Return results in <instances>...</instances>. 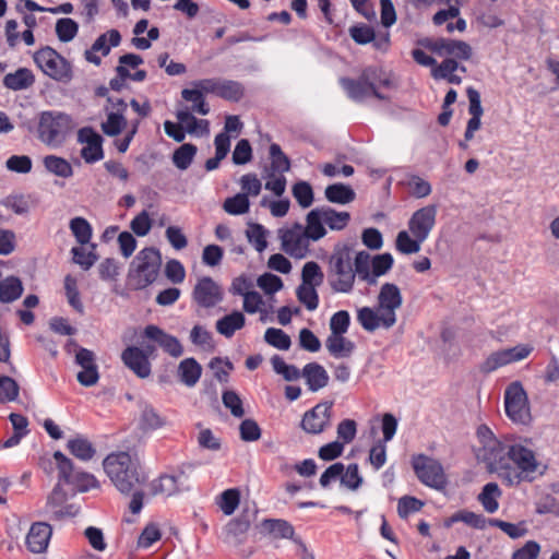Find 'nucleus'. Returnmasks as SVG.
<instances>
[{
  "mask_svg": "<svg viewBox=\"0 0 559 559\" xmlns=\"http://www.w3.org/2000/svg\"><path fill=\"white\" fill-rule=\"evenodd\" d=\"M144 336L163 347L169 355L175 356V337L166 334L156 325H147Z\"/></svg>",
  "mask_w": 559,
  "mask_h": 559,
  "instance_id": "39",
  "label": "nucleus"
},
{
  "mask_svg": "<svg viewBox=\"0 0 559 559\" xmlns=\"http://www.w3.org/2000/svg\"><path fill=\"white\" fill-rule=\"evenodd\" d=\"M488 523L490 526L500 528L512 539L523 537L527 534V527L524 521L514 524L499 519H490Z\"/></svg>",
  "mask_w": 559,
  "mask_h": 559,
  "instance_id": "48",
  "label": "nucleus"
},
{
  "mask_svg": "<svg viewBox=\"0 0 559 559\" xmlns=\"http://www.w3.org/2000/svg\"><path fill=\"white\" fill-rule=\"evenodd\" d=\"M308 385L309 391L317 392L329 383L326 370L318 362H309L302 368L301 374Z\"/></svg>",
  "mask_w": 559,
  "mask_h": 559,
  "instance_id": "26",
  "label": "nucleus"
},
{
  "mask_svg": "<svg viewBox=\"0 0 559 559\" xmlns=\"http://www.w3.org/2000/svg\"><path fill=\"white\" fill-rule=\"evenodd\" d=\"M293 195L302 209L313 203V190L309 182L299 181L293 186Z\"/></svg>",
  "mask_w": 559,
  "mask_h": 559,
  "instance_id": "56",
  "label": "nucleus"
},
{
  "mask_svg": "<svg viewBox=\"0 0 559 559\" xmlns=\"http://www.w3.org/2000/svg\"><path fill=\"white\" fill-rule=\"evenodd\" d=\"M504 408L514 423H525L530 417L527 394L521 382L514 381L504 391Z\"/></svg>",
  "mask_w": 559,
  "mask_h": 559,
  "instance_id": "11",
  "label": "nucleus"
},
{
  "mask_svg": "<svg viewBox=\"0 0 559 559\" xmlns=\"http://www.w3.org/2000/svg\"><path fill=\"white\" fill-rule=\"evenodd\" d=\"M426 49L436 53L439 57L454 58L459 60H469L473 55V49L469 44L463 40L451 38H425L420 40Z\"/></svg>",
  "mask_w": 559,
  "mask_h": 559,
  "instance_id": "10",
  "label": "nucleus"
},
{
  "mask_svg": "<svg viewBox=\"0 0 559 559\" xmlns=\"http://www.w3.org/2000/svg\"><path fill=\"white\" fill-rule=\"evenodd\" d=\"M532 350L531 346L518 345L512 348L495 352L481 364L480 370L484 373H490L502 366L526 358Z\"/></svg>",
  "mask_w": 559,
  "mask_h": 559,
  "instance_id": "16",
  "label": "nucleus"
},
{
  "mask_svg": "<svg viewBox=\"0 0 559 559\" xmlns=\"http://www.w3.org/2000/svg\"><path fill=\"white\" fill-rule=\"evenodd\" d=\"M78 141L85 144L81 150V156L87 164L104 158L103 138L90 127H84L78 132Z\"/></svg>",
  "mask_w": 559,
  "mask_h": 559,
  "instance_id": "18",
  "label": "nucleus"
},
{
  "mask_svg": "<svg viewBox=\"0 0 559 559\" xmlns=\"http://www.w3.org/2000/svg\"><path fill=\"white\" fill-rule=\"evenodd\" d=\"M240 501L238 489H227L223 491L219 500V508L224 514L230 515L235 512Z\"/></svg>",
  "mask_w": 559,
  "mask_h": 559,
  "instance_id": "61",
  "label": "nucleus"
},
{
  "mask_svg": "<svg viewBox=\"0 0 559 559\" xmlns=\"http://www.w3.org/2000/svg\"><path fill=\"white\" fill-rule=\"evenodd\" d=\"M264 306L265 301L263 300L262 296L255 290L251 292L250 294H246V296L243 297V310L250 314L260 312L261 321L265 320L264 316L267 313Z\"/></svg>",
  "mask_w": 559,
  "mask_h": 559,
  "instance_id": "52",
  "label": "nucleus"
},
{
  "mask_svg": "<svg viewBox=\"0 0 559 559\" xmlns=\"http://www.w3.org/2000/svg\"><path fill=\"white\" fill-rule=\"evenodd\" d=\"M120 41V33L117 29H110L97 37L92 47L94 51L102 52L103 56H107L110 52V47H117Z\"/></svg>",
  "mask_w": 559,
  "mask_h": 559,
  "instance_id": "46",
  "label": "nucleus"
},
{
  "mask_svg": "<svg viewBox=\"0 0 559 559\" xmlns=\"http://www.w3.org/2000/svg\"><path fill=\"white\" fill-rule=\"evenodd\" d=\"M377 79L378 68L368 67L361 71L357 79L341 78L340 84L347 96L356 103H362L369 97L388 100L389 97L378 91Z\"/></svg>",
  "mask_w": 559,
  "mask_h": 559,
  "instance_id": "7",
  "label": "nucleus"
},
{
  "mask_svg": "<svg viewBox=\"0 0 559 559\" xmlns=\"http://www.w3.org/2000/svg\"><path fill=\"white\" fill-rule=\"evenodd\" d=\"M341 484L348 489L356 490L362 484V477L359 474L358 464H349L344 467L343 476H341Z\"/></svg>",
  "mask_w": 559,
  "mask_h": 559,
  "instance_id": "62",
  "label": "nucleus"
},
{
  "mask_svg": "<svg viewBox=\"0 0 559 559\" xmlns=\"http://www.w3.org/2000/svg\"><path fill=\"white\" fill-rule=\"evenodd\" d=\"M193 295L197 302L204 308L214 307L223 299L219 286L211 277L200 280Z\"/></svg>",
  "mask_w": 559,
  "mask_h": 559,
  "instance_id": "20",
  "label": "nucleus"
},
{
  "mask_svg": "<svg viewBox=\"0 0 559 559\" xmlns=\"http://www.w3.org/2000/svg\"><path fill=\"white\" fill-rule=\"evenodd\" d=\"M457 70L466 72V68L459 64L454 58H444L441 63H436V66L431 69V76L435 80H444Z\"/></svg>",
  "mask_w": 559,
  "mask_h": 559,
  "instance_id": "50",
  "label": "nucleus"
},
{
  "mask_svg": "<svg viewBox=\"0 0 559 559\" xmlns=\"http://www.w3.org/2000/svg\"><path fill=\"white\" fill-rule=\"evenodd\" d=\"M35 82L33 72L27 68H20L3 78V85L12 91H22L31 87Z\"/></svg>",
  "mask_w": 559,
  "mask_h": 559,
  "instance_id": "28",
  "label": "nucleus"
},
{
  "mask_svg": "<svg viewBox=\"0 0 559 559\" xmlns=\"http://www.w3.org/2000/svg\"><path fill=\"white\" fill-rule=\"evenodd\" d=\"M43 164L47 171L61 178H70L73 176V168L71 164L59 156L47 155L43 159Z\"/></svg>",
  "mask_w": 559,
  "mask_h": 559,
  "instance_id": "38",
  "label": "nucleus"
},
{
  "mask_svg": "<svg viewBox=\"0 0 559 559\" xmlns=\"http://www.w3.org/2000/svg\"><path fill=\"white\" fill-rule=\"evenodd\" d=\"M53 459L56 460L58 468V484H70V481H73V477L78 471L73 462L60 451L53 453Z\"/></svg>",
  "mask_w": 559,
  "mask_h": 559,
  "instance_id": "42",
  "label": "nucleus"
},
{
  "mask_svg": "<svg viewBox=\"0 0 559 559\" xmlns=\"http://www.w3.org/2000/svg\"><path fill=\"white\" fill-rule=\"evenodd\" d=\"M325 347L334 358H347L353 354L355 344L344 334L329 335L325 340Z\"/></svg>",
  "mask_w": 559,
  "mask_h": 559,
  "instance_id": "30",
  "label": "nucleus"
},
{
  "mask_svg": "<svg viewBox=\"0 0 559 559\" xmlns=\"http://www.w3.org/2000/svg\"><path fill=\"white\" fill-rule=\"evenodd\" d=\"M384 314L379 311V308L361 307L357 310V321L361 328L368 332H373L379 328L390 329L392 323H386L383 320Z\"/></svg>",
  "mask_w": 559,
  "mask_h": 559,
  "instance_id": "24",
  "label": "nucleus"
},
{
  "mask_svg": "<svg viewBox=\"0 0 559 559\" xmlns=\"http://www.w3.org/2000/svg\"><path fill=\"white\" fill-rule=\"evenodd\" d=\"M301 280L304 285L319 287L323 284L324 273L317 262L309 261L302 266Z\"/></svg>",
  "mask_w": 559,
  "mask_h": 559,
  "instance_id": "45",
  "label": "nucleus"
},
{
  "mask_svg": "<svg viewBox=\"0 0 559 559\" xmlns=\"http://www.w3.org/2000/svg\"><path fill=\"white\" fill-rule=\"evenodd\" d=\"M68 450L81 461H90L96 454V449L85 437L76 436L68 441Z\"/></svg>",
  "mask_w": 559,
  "mask_h": 559,
  "instance_id": "35",
  "label": "nucleus"
},
{
  "mask_svg": "<svg viewBox=\"0 0 559 559\" xmlns=\"http://www.w3.org/2000/svg\"><path fill=\"white\" fill-rule=\"evenodd\" d=\"M501 495L499 486L496 483H488L483 487L478 496V500L488 513H493L498 510L499 503L497 498Z\"/></svg>",
  "mask_w": 559,
  "mask_h": 559,
  "instance_id": "44",
  "label": "nucleus"
},
{
  "mask_svg": "<svg viewBox=\"0 0 559 559\" xmlns=\"http://www.w3.org/2000/svg\"><path fill=\"white\" fill-rule=\"evenodd\" d=\"M72 129V118L57 110L43 111L38 118L37 136L50 147L61 146Z\"/></svg>",
  "mask_w": 559,
  "mask_h": 559,
  "instance_id": "5",
  "label": "nucleus"
},
{
  "mask_svg": "<svg viewBox=\"0 0 559 559\" xmlns=\"http://www.w3.org/2000/svg\"><path fill=\"white\" fill-rule=\"evenodd\" d=\"M371 261L372 258L370 253L365 250L353 253V266L355 277H358L360 281L367 283L369 286L370 282L373 281V277L371 276Z\"/></svg>",
  "mask_w": 559,
  "mask_h": 559,
  "instance_id": "33",
  "label": "nucleus"
},
{
  "mask_svg": "<svg viewBox=\"0 0 559 559\" xmlns=\"http://www.w3.org/2000/svg\"><path fill=\"white\" fill-rule=\"evenodd\" d=\"M222 402L228 408L234 417L241 418L245 415L242 401L240 396L233 390H226L222 394Z\"/></svg>",
  "mask_w": 559,
  "mask_h": 559,
  "instance_id": "59",
  "label": "nucleus"
},
{
  "mask_svg": "<svg viewBox=\"0 0 559 559\" xmlns=\"http://www.w3.org/2000/svg\"><path fill=\"white\" fill-rule=\"evenodd\" d=\"M213 94L228 102H239L245 95L243 85L234 80L203 79L190 83L189 88L181 91V97L191 103V110L200 115H207L210 107L205 103L204 95Z\"/></svg>",
  "mask_w": 559,
  "mask_h": 559,
  "instance_id": "1",
  "label": "nucleus"
},
{
  "mask_svg": "<svg viewBox=\"0 0 559 559\" xmlns=\"http://www.w3.org/2000/svg\"><path fill=\"white\" fill-rule=\"evenodd\" d=\"M104 471L115 487L123 495H130L135 488L142 487L146 476L136 459L128 452L120 451L108 454L103 461Z\"/></svg>",
  "mask_w": 559,
  "mask_h": 559,
  "instance_id": "2",
  "label": "nucleus"
},
{
  "mask_svg": "<svg viewBox=\"0 0 559 559\" xmlns=\"http://www.w3.org/2000/svg\"><path fill=\"white\" fill-rule=\"evenodd\" d=\"M403 297L401 289L393 283H384L377 297V307L384 314V322L396 323V310L402 307Z\"/></svg>",
  "mask_w": 559,
  "mask_h": 559,
  "instance_id": "14",
  "label": "nucleus"
},
{
  "mask_svg": "<svg viewBox=\"0 0 559 559\" xmlns=\"http://www.w3.org/2000/svg\"><path fill=\"white\" fill-rule=\"evenodd\" d=\"M70 229L79 243L86 245L90 242L92 238V227L85 218H72L70 221Z\"/></svg>",
  "mask_w": 559,
  "mask_h": 559,
  "instance_id": "51",
  "label": "nucleus"
},
{
  "mask_svg": "<svg viewBox=\"0 0 559 559\" xmlns=\"http://www.w3.org/2000/svg\"><path fill=\"white\" fill-rule=\"evenodd\" d=\"M177 124H180L190 135L201 138L210 132V122L206 119H197L188 110L177 111Z\"/></svg>",
  "mask_w": 559,
  "mask_h": 559,
  "instance_id": "25",
  "label": "nucleus"
},
{
  "mask_svg": "<svg viewBox=\"0 0 559 559\" xmlns=\"http://www.w3.org/2000/svg\"><path fill=\"white\" fill-rule=\"evenodd\" d=\"M263 531L275 538L297 539L294 526L283 519H264L261 522Z\"/></svg>",
  "mask_w": 559,
  "mask_h": 559,
  "instance_id": "27",
  "label": "nucleus"
},
{
  "mask_svg": "<svg viewBox=\"0 0 559 559\" xmlns=\"http://www.w3.org/2000/svg\"><path fill=\"white\" fill-rule=\"evenodd\" d=\"M296 295L298 300L309 310L313 311L319 306V295L317 293V287L307 286L301 284L297 290Z\"/></svg>",
  "mask_w": 559,
  "mask_h": 559,
  "instance_id": "55",
  "label": "nucleus"
},
{
  "mask_svg": "<svg viewBox=\"0 0 559 559\" xmlns=\"http://www.w3.org/2000/svg\"><path fill=\"white\" fill-rule=\"evenodd\" d=\"M162 258L154 248H144L133 259L128 282L134 289H142L152 284L160 269Z\"/></svg>",
  "mask_w": 559,
  "mask_h": 559,
  "instance_id": "6",
  "label": "nucleus"
},
{
  "mask_svg": "<svg viewBox=\"0 0 559 559\" xmlns=\"http://www.w3.org/2000/svg\"><path fill=\"white\" fill-rule=\"evenodd\" d=\"M250 515L248 513H242L230 520L225 526V531L228 537L234 538L236 542H240L250 528Z\"/></svg>",
  "mask_w": 559,
  "mask_h": 559,
  "instance_id": "41",
  "label": "nucleus"
},
{
  "mask_svg": "<svg viewBox=\"0 0 559 559\" xmlns=\"http://www.w3.org/2000/svg\"><path fill=\"white\" fill-rule=\"evenodd\" d=\"M249 199L246 193H238L227 198L224 202V210L231 215H241L249 211Z\"/></svg>",
  "mask_w": 559,
  "mask_h": 559,
  "instance_id": "54",
  "label": "nucleus"
},
{
  "mask_svg": "<svg viewBox=\"0 0 559 559\" xmlns=\"http://www.w3.org/2000/svg\"><path fill=\"white\" fill-rule=\"evenodd\" d=\"M512 443L501 442L498 439H490L479 450L478 456L487 463L491 472H496L501 478V473L506 472L509 462V448Z\"/></svg>",
  "mask_w": 559,
  "mask_h": 559,
  "instance_id": "13",
  "label": "nucleus"
},
{
  "mask_svg": "<svg viewBox=\"0 0 559 559\" xmlns=\"http://www.w3.org/2000/svg\"><path fill=\"white\" fill-rule=\"evenodd\" d=\"M394 259L389 252L372 257L371 276L373 277V281L370 282V286L376 285L378 283V278L385 275L392 269Z\"/></svg>",
  "mask_w": 559,
  "mask_h": 559,
  "instance_id": "43",
  "label": "nucleus"
},
{
  "mask_svg": "<svg viewBox=\"0 0 559 559\" xmlns=\"http://www.w3.org/2000/svg\"><path fill=\"white\" fill-rule=\"evenodd\" d=\"M177 371L181 382L188 388H193L201 378L202 367L194 358H186L180 361Z\"/></svg>",
  "mask_w": 559,
  "mask_h": 559,
  "instance_id": "31",
  "label": "nucleus"
},
{
  "mask_svg": "<svg viewBox=\"0 0 559 559\" xmlns=\"http://www.w3.org/2000/svg\"><path fill=\"white\" fill-rule=\"evenodd\" d=\"M354 248L348 243H337L328 260V283L334 293L350 294L355 286L353 266Z\"/></svg>",
  "mask_w": 559,
  "mask_h": 559,
  "instance_id": "3",
  "label": "nucleus"
},
{
  "mask_svg": "<svg viewBox=\"0 0 559 559\" xmlns=\"http://www.w3.org/2000/svg\"><path fill=\"white\" fill-rule=\"evenodd\" d=\"M33 59L44 74L57 82L69 83L73 78L71 63L49 46L38 49Z\"/></svg>",
  "mask_w": 559,
  "mask_h": 559,
  "instance_id": "8",
  "label": "nucleus"
},
{
  "mask_svg": "<svg viewBox=\"0 0 559 559\" xmlns=\"http://www.w3.org/2000/svg\"><path fill=\"white\" fill-rule=\"evenodd\" d=\"M269 155L270 165L264 168V178H271L274 177V175L284 174L290 170V159L277 143H272L270 145Z\"/></svg>",
  "mask_w": 559,
  "mask_h": 559,
  "instance_id": "23",
  "label": "nucleus"
},
{
  "mask_svg": "<svg viewBox=\"0 0 559 559\" xmlns=\"http://www.w3.org/2000/svg\"><path fill=\"white\" fill-rule=\"evenodd\" d=\"M153 347L146 346L141 349L136 346H128L121 354L123 364L140 378H147L151 373V365L147 353H152Z\"/></svg>",
  "mask_w": 559,
  "mask_h": 559,
  "instance_id": "19",
  "label": "nucleus"
},
{
  "mask_svg": "<svg viewBox=\"0 0 559 559\" xmlns=\"http://www.w3.org/2000/svg\"><path fill=\"white\" fill-rule=\"evenodd\" d=\"M67 500V493L62 489L61 484H58L52 489L51 493L47 498V509L49 512H51L53 519L60 520L66 516H74L76 511L73 510V506H66L62 507V504Z\"/></svg>",
  "mask_w": 559,
  "mask_h": 559,
  "instance_id": "22",
  "label": "nucleus"
},
{
  "mask_svg": "<svg viewBox=\"0 0 559 559\" xmlns=\"http://www.w3.org/2000/svg\"><path fill=\"white\" fill-rule=\"evenodd\" d=\"M267 230L258 223L249 224L246 231L248 241L254 247L258 252H263L267 247L266 235Z\"/></svg>",
  "mask_w": 559,
  "mask_h": 559,
  "instance_id": "47",
  "label": "nucleus"
},
{
  "mask_svg": "<svg viewBox=\"0 0 559 559\" xmlns=\"http://www.w3.org/2000/svg\"><path fill=\"white\" fill-rule=\"evenodd\" d=\"M320 211L323 216L324 224H326L332 230L344 229L350 221V214L346 211L338 212L330 206H322L320 207Z\"/></svg>",
  "mask_w": 559,
  "mask_h": 559,
  "instance_id": "36",
  "label": "nucleus"
},
{
  "mask_svg": "<svg viewBox=\"0 0 559 559\" xmlns=\"http://www.w3.org/2000/svg\"><path fill=\"white\" fill-rule=\"evenodd\" d=\"M281 249L295 259H304L309 253L310 239L304 233V226L295 223L290 228L278 230Z\"/></svg>",
  "mask_w": 559,
  "mask_h": 559,
  "instance_id": "12",
  "label": "nucleus"
},
{
  "mask_svg": "<svg viewBox=\"0 0 559 559\" xmlns=\"http://www.w3.org/2000/svg\"><path fill=\"white\" fill-rule=\"evenodd\" d=\"M325 198L331 203L348 204L356 199L355 191L344 183H333L325 188Z\"/></svg>",
  "mask_w": 559,
  "mask_h": 559,
  "instance_id": "34",
  "label": "nucleus"
},
{
  "mask_svg": "<svg viewBox=\"0 0 559 559\" xmlns=\"http://www.w3.org/2000/svg\"><path fill=\"white\" fill-rule=\"evenodd\" d=\"M412 465L416 476L424 485L439 490L447 486V476L437 460L419 454L413 459Z\"/></svg>",
  "mask_w": 559,
  "mask_h": 559,
  "instance_id": "9",
  "label": "nucleus"
},
{
  "mask_svg": "<svg viewBox=\"0 0 559 559\" xmlns=\"http://www.w3.org/2000/svg\"><path fill=\"white\" fill-rule=\"evenodd\" d=\"M538 461L533 450L521 443H512L509 448V462L501 479L508 485H519L530 474L537 471Z\"/></svg>",
  "mask_w": 559,
  "mask_h": 559,
  "instance_id": "4",
  "label": "nucleus"
},
{
  "mask_svg": "<svg viewBox=\"0 0 559 559\" xmlns=\"http://www.w3.org/2000/svg\"><path fill=\"white\" fill-rule=\"evenodd\" d=\"M52 534L51 526L46 522H36L32 524L26 536V546L34 554L46 551Z\"/></svg>",
  "mask_w": 559,
  "mask_h": 559,
  "instance_id": "21",
  "label": "nucleus"
},
{
  "mask_svg": "<svg viewBox=\"0 0 559 559\" xmlns=\"http://www.w3.org/2000/svg\"><path fill=\"white\" fill-rule=\"evenodd\" d=\"M323 224L324 219L320 207L313 209L306 216L304 233L310 240L318 241L326 235V229Z\"/></svg>",
  "mask_w": 559,
  "mask_h": 559,
  "instance_id": "29",
  "label": "nucleus"
},
{
  "mask_svg": "<svg viewBox=\"0 0 559 559\" xmlns=\"http://www.w3.org/2000/svg\"><path fill=\"white\" fill-rule=\"evenodd\" d=\"M264 341L274 348L288 350L292 345L289 335L281 329L269 328L264 333Z\"/></svg>",
  "mask_w": 559,
  "mask_h": 559,
  "instance_id": "49",
  "label": "nucleus"
},
{
  "mask_svg": "<svg viewBox=\"0 0 559 559\" xmlns=\"http://www.w3.org/2000/svg\"><path fill=\"white\" fill-rule=\"evenodd\" d=\"M424 241L419 236L412 237L409 231L401 230L395 239V248L403 254H413L420 250Z\"/></svg>",
  "mask_w": 559,
  "mask_h": 559,
  "instance_id": "40",
  "label": "nucleus"
},
{
  "mask_svg": "<svg viewBox=\"0 0 559 559\" xmlns=\"http://www.w3.org/2000/svg\"><path fill=\"white\" fill-rule=\"evenodd\" d=\"M436 205H427L415 211L407 224L412 236H419L424 240H427L436 225Z\"/></svg>",
  "mask_w": 559,
  "mask_h": 559,
  "instance_id": "17",
  "label": "nucleus"
},
{
  "mask_svg": "<svg viewBox=\"0 0 559 559\" xmlns=\"http://www.w3.org/2000/svg\"><path fill=\"white\" fill-rule=\"evenodd\" d=\"M64 289L68 302L78 312L82 313L84 310L83 304L80 299V293L78 290L76 280L71 275H67L64 278Z\"/></svg>",
  "mask_w": 559,
  "mask_h": 559,
  "instance_id": "58",
  "label": "nucleus"
},
{
  "mask_svg": "<svg viewBox=\"0 0 559 559\" xmlns=\"http://www.w3.org/2000/svg\"><path fill=\"white\" fill-rule=\"evenodd\" d=\"M332 402H322L307 411L301 419V428L310 435H319L331 425Z\"/></svg>",
  "mask_w": 559,
  "mask_h": 559,
  "instance_id": "15",
  "label": "nucleus"
},
{
  "mask_svg": "<svg viewBox=\"0 0 559 559\" xmlns=\"http://www.w3.org/2000/svg\"><path fill=\"white\" fill-rule=\"evenodd\" d=\"M246 324V318L240 311H233L224 316L216 322V330L225 337H231L236 331L242 329Z\"/></svg>",
  "mask_w": 559,
  "mask_h": 559,
  "instance_id": "32",
  "label": "nucleus"
},
{
  "mask_svg": "<svg viewBox=\"0 0 559 559\" xmlns=\"http://www.w3.org/2000/svg\"><path fill=\"white\" fill-rule=\"evenodd\" d=\"M23 293V285L20 278L10 276L0 282V301L9 304L17 298Z\"/></svg>",
  "mask_w": 559,
  "mask_h": 559,
  "instance_id": "37",
  "label": "nucleus"
},
{
  "mask_svg": "<svg viewBox=\"0 0 559 559\" xmlns=\"http://www.w3.org/2000/svg\"><path fill=\"white\" fill-rule=\"evenodd\" d=\"M350 324V316L346 310L335 312L330 319V335H341L348 331Z\"/></svg>",
  "mask_w": 559,
  "mask_h": 559,
  "instance_id": "60",
  "label": "nucleus"
},
{
  "mask_svg": "<svg viewBox=\"0 0 559 559\" xmlns=\"http://www.w3.org/2000/svg\"><path fill=\"white\" fill-rule=\"evenodd\" d=\"M79 31V24L69 17L59 19L56 23V34L60 41L72 40Z\"/></svg>",
  "mask_w": 559,
  "mask_h": 559,
  "instance_id": "53",
  "label": "nucleus"
},
{
  "mask_svg": "<svg viewBox=\"0 0 559 559\" xmlns=\"http://www.w3.org/2000/svg\"><path fill=\"white\" fill-rule=\"evenodd\" d=\"M424 502L411 496H404L399 500L397 513L402 519H406L409 514L421 510Z\"/></svg>",
  "mask_w": 559,
  "mask_h": 559,
  "instance_id": "63",
  "label": "nucleus"
},
{
  "mask_svg": "<svg viewBox=\"0 0 559 559\" xmlns=\"http://www.w3.org/2000/svg\"><path fill=\"white\" fill-rule=\"evenodd\" d=\"M126 123V118L121 112H109L107 120L102 123V130L109 136H116L122 131Z\"/></svg>",
  "mask_w": 559,
  "mask_h": 559,
  "instance_id": "57",
  "label": "nucleus"
},
{
  "mask_svg": "<svg viewBox=\"0 0 559 559\" xmlns=\"http://www.w3.org/2000/svg\"><path fill=\"white\" fill-rule=\"evenodd\" d=\"M542 547L536 540H527L521 548L514 550L511 559H537Z\"/></svg>",
  "mask_w": 559,
  "mask_h": 559,
  "instance_id": "64",
  "label": "nucleus"
}]
</instances>
